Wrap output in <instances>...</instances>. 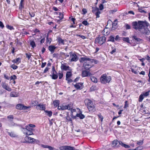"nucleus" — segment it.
<instances>
[{
  "label": "nucleus",
  "instance_id": "1",
  "mask_svg": "<svg viewBox=\"0 0 150 150\" xmlns=\"http://www.w3.org/2000/svg\"><path fill=\"white\" fill-rule=\"evenodd\" d=\"M146 22L139 21L138 23L136 21L132 23L133 28L136 30H138L140 32L146 35H149L150 31L148 29L145 27L147 25Z\"/></svg>",
  "mask_w": 150,
  "mask_h": 150
},
{
  "label": "nucleus",
  "instance_id": "2",
  "mask_svg": "<svg viewBox=\"0 0 150 150\" xmlns=\"http://www.w3.org/2000/svg\"><path fill=\"white\" fill-rule=\"evenodd\" d=\"M85 102L87 105V108L90 112H93L96 110L95 106L91 100L89 99H86Z\"/></svg>",
  "mask_w": 150,
  "mask_h": 150
},
{
  "label": "nucleus",
  "instance_id": "3",
  "mask_svg": "<svg viewBox=\"0 0 150 150\" xmlns=\"http://www.w3.org/2000/svg\"><path fill=\"white\" fill-rule=\"evenodd\" d=\"M111 80L110 76H107L106 74L102 75L100 77V82L103 84L109 83Z\"/></svg>",
  "mask_w": 150,
  "mask_h": 150
},
{
  "label": "nucleus",
  "instance_id": "4",
  "mask_svg": "<svg viewBox=\"0 0 150 150\" xmlns=\"http://www.w3.org/2000/svg\"><path fill=\"white\" fill-rule=\"evenodd\" d=\"M106 41V38L104 36L100 37H97L95 41V43H98L99 44L101 45L104 43Z\"/></svg>",
  "mask_w": 150,
  "mask_h": 150
},
{
  "label": "nucleus",
  "instance_id": "5",
  "mask_svg": "<svg viewBox=\"0 0 150 150\" xmlns=\"http://www.w3.org/2000/svg\"><path fill=\"white\" fill-rule=\"evenodd\" d=\"M93 62H85L83 64V66L85 69L88 70L91 68L93 66V65L92 64Z\"/></svg>",
  "mask_w": 150,
  "mask_h": 150
},
{
  "label": "nucleus",
  "instance_id": "6",
  "mask_svg": "<svg viewBox=\"0 0 150 150\" xmlns=\"http://www.w3.org/2000/svg\"><path fill=\"white\" fill-rule=\"evenodd\" d=\"M93 10L92 12L96 16V18H99L100 17L99 14L100 13V11H99V9L96 7H93Z\"/></svg>",
  "mask_w": 150,
  "mask_h": 150
},
{
  "label": "nucleus",
  "instance_id": "7",
  "mask_svg": "<svg viewBox=\"0 0 150 150\" xmlns=\"http://www.w3.org/2000/svg\"><path fill=\"white\" fill-rule=\"evenodd\" d=\"M59 149L60 150H78L75 149L74 147L69 146H61Z\"/></svg>",
  "mask_w": 150,
  "mask_h": 150
},
{
  "label": "nucleus",
  "instance_id": "8",
  "mask_svg": "<svg viewBox=\"0 0 150 150\" xmlns=\"http://www.w3.org/2000/svg\"><path fill=\"white\" fill-rule=\"evenodd\" d=\"M30 108L31 107L30 106L27 107L24 106L23 105L21 104H18L16 106V109L20 110H27Z\"/></svg>",
  "mask_w": 150,
  "mask_h": 150
},
{
  "label": "nucleus",
  "instance_id": "9",
  "mask_svg": "<svg viewBox=\"0 0 150 150\" xmlns=\"http://www.w3.org/2000/svg\"><path fill=\"white\" fill-rule=\"evenodd\" d=\"M94 60L93 59H91L86 57H83L80 58L79 59V61L81 63H83L85 61H88L91 62H93Z\"/></svg>",
  "mask_w": 150,
  "mask_h": 150
},
{
  "label": "nucleus",
  "instance_id": "10",
  "mask_svg": "<svg viewBox=\"0 0 150 150\" xmlns=\"http://www.w3.org/2000/svg\"><path fill=\"white\" fill-rule=\"evenodd\" d=\"M92 74L89 71L86 70L83 71L81 73V75L83 77H87L91 76Z\"/></svg>",
  "mask_w": 150,
  "mask_h": 150
},
{
  "label": "nucleus",
  "instance_id": "11",
  "mask_svg": "<svg viewBox=\"0 0 150 150\" xmlns=\"http://www.w3.org/2000/svg\"><path fill=\"white\" fill-rule=\"evenodd\" d=\"M70 57L71 58V62H76L78 59V58L77 55L75 54H71Z\"/></svg>",
  "mask_w": 150,
  "mask_h": 150
},
{
  "label": "nucleus",
  "instance_id": "12",
  "mask_svg": "<svg viewBox=\"0 0 150 150\" xmlns=\"http://www.w3.org/2000/svg\"><path fill=\"white\" fill-rule=\"evenodd\" d=\"M121 142H119L117 140H115L112 142V147H118L119 144H121Z\"/></svg>",
  "mask_w": 150,
  "mask_h": 150
},
{
  "label": "nucleus",
  "instance_id": "13",
  "mask_svg": "<svg viewBox=\"0 0 150 150\" xmlns=\"http://www.w3.org/2000/svg\"><path fill=\"white\" fill-rule=\"evenodd\" d=\"M45 105L40 104L37 106L36 108L37 109L44 110L45 111Z\"/></svg>",
  "mask_w": 150,
  "mask_h": 150
},
{
  "label": "nucleus",
  "instance_id": "14",
  "mask_svg": "<svg viewBox=\"0 0 150 150\" xmlns=\"http://www.w3.org/2000/svg\"><path fill=\"white\" fill-rule=\"evenodd\" d=\"M25 140L28 141L29 143H32L34 142L35 139L33 138L30 137L28 136H26L25 138Z\"/></svg>",
  "mask_w": 150,
  "mask_h": 150
},
{
  "label": "nucleus",
  "instance_id": "15",
  "mask_svg": "<svg viewBox=\"0 0 150 150\" xmlns=\"http://www.w3.org/2000/svg\"><path fill=\"white\" fill-rule=\"evenodd\" d=\"M61 68L62 70L64 71L70 70V67L69 66H66L63 64H62L61 65Z\"/></svg>",
  "mask_w": 150,
  "mask_h": 150
},
{
  "label": "nucleus",
  "instance_id": "16",
  "mask_svg": "<svg viewBox=\"0 0 150 150\" xmlns=\"http://www.w3.org/2000/svg\"><path fill=\"white\" fill-rule=\"evenodd\" d=\"M2 87L6 90L8 91H11V88H10L8 85L6 84L3 83L2 84Z\"/></svg>",
  "mask_w": 150,
  "mask_h": 150
},
{
  "label": "nucleus",
  "instance_id": "17",
  "mask_svg": "<svg viewBox=\"0 0 150 150\" xmlns=\"http://www.w3.org/2000/svg\"><path fill=\"white\" fill-rule=\"evenodd\" d=\"M83 83H76V84L74 85V87L77 89H80L81 87L82 86Z\"/></svg>",
  "mask_w": 150,
  "mask_h": 150
},
{
  "label": "nucleus",
  "instance_id": "18",
  "mask_svg": "<svg viewBox=\"0 0 150 150\" xmlns=\"http://www.w3.org/2000/svg\"><path fill=\"white\" fill-rule=\"evenodd\" d=\"M55 48L56 47L55 46L52 45L48 47L49 50L52 53H53L54 52V50Z\"/></svg>",
  "mask_w": 150,
  "mask_h": 150
},
{
  "label": "nucleus",
  "instance_id": "19",
  "mask_svg": "<svg viewBox=\"0 0 150 150\" xmlns=\"http://www.w3.org/2000/svg\"><path fill=\"white\" fill-rule=\"evenodd\" d=\"M57 40L58 42L59 43L62 44L63 45L64 44V40H63L60 37H58L57 38Z\"/></svg>",
  "mask_w": 150,
  "mask_h": 150
},
{
  "label": "nucleus",
  "instance_id": "20",
  "mask_svg": "<svg viewBox=\"0 0 150 150\" xmlns=\"http://www.w3.org/2000/svg\"><path fill=\"white\" fill-rule=\"evenodd\" d=\"M10 96L12 97H17L18 96V95L16 92H11L10 93Z\"/></svg>",
  "mask_w": 150,
  "mask_h": 150
},
{
  "label": "nucleus",
  "instance_id": "21",
  "mask_svg": "<svg viewBox=\"0 0 150 150\" xmlns=\"http://www.w3.org/2000/svg\"><path fill=\"white\" fill-rule=\"evenodd\" d=\"M59 100H55L53 101V104L54 106L57 107L59 104Z\"/></svg>",
  "mask_w": 150,
  "mask_h": 150
},
{
  "label": "nucleus",
  "instance_id": "22",
  "mask_svg": "<svg viewBox=\"0 0 150 150\" xmlns=\"http://www.w3.org/2000/svg\"><path fill=\"white\" fill-rule=\"evenodd\" d=\"M45 112L47 114L46 115L51 117L52 115V112L51 111L45 110Z\"/></svg>",
  "mask_w": 150,
  "mask_h": 150
},
{
  "label": "nucleus",
  "instance_id": "23",
  "mask_svg": "<svg viewBox=\"0 0 150 150\" xmlns=\"http://www.w3.org/2000/svg\"><path fill=\"white\" fill-rule=\"evenodd\" d=\"M71 76V71H67L66 74V78H70Z\"/></svg>",
  "mask_w": 150,
  "mask_h": 150
},
{
  "label": "nucleus",
  "instance_id": "24",
  "mask_svg": "<svg viewBox=\"0 0 150 150\" xmlns=\"http://www.w3.org/2000/svg\"><path fill=\"white\" fill-rule=\"evenodd\" d=\"M91 79L93 82L95 83H96L98 82L97 79L94 76H91Z\"/></svg>",
  "mask_w": 150,
  "mask_h": 150
},
{
  "label": "nucleus",
  "instance_id": "25",
  "mask_svg": "<svg viewBox=\"0 0 150 150\" xmlns=\"http://www.w3.org/2000/svg\"><path fill=\"white\" fill-rule=\"evenodd\" d=\"M76 116L79 117L81 119H83L85 117L84 115L81 113L77 114Z\"/></svg>",
  "mask_w": 150,
  "mask_h": 150
},
{
  "label": "nucleus",
  "instance_id": "26",
  "mask_svg": "<svg viewBox=\"0 0 150 150\" xmlns=\"http://www.w3.org/2000/svg\"><path fill=\"white\" fill-rule=\"evenodd\" d=\"M30 45L33 48H34L36 47L35 43L33 41L30 40Z\"/></svg>",
  "mask_w": 150,
  "mask_h": 150
},
{
  "label": "nucleus",
  "instance_id": "27",
  "mask_svg": "<svg viewBox=\"0 0 150 150\" xmlns=\"http://www.w3.org/2000/svg\"><path fill=\"white\" fill-rule=\"evenodd\" d=\"M50 76L53 79H57L58 77L57 74H52V75H50Z\"/></svg>",
  "mask_w": 150,
  "mask_h": 150
},
{
  "label": "nucleus",
  "instance_id": "28",
  "mask_svg": "<svg viewBox=\"0 0 150 150\" xmlns=\"http://www.w3.org/2000/svg\"><path fill=\"white\" fill-rule=\"evenodd\" d=\"M67 108V109L70 110L73 107V104L72 103L69 104L67 105H66Z\"/></svg>",
  "mask_w": 150,
  "mask_h": 150
},
{
  "label": "nucleus",
  "instance_id": "29",
  "mask_svg": "<svg viewBox=\"0 0 150 150\" xmlns=\"http://www.w3.org/2000/svg\"><path fill=\"white\" fill-rule=\"evenodd\" d=\"M120 145H121L122 146L124 147L125 148H126L128 149L130 148V146H129L124 144L122 142H121Z\"/></svg>",
  "mask_w": 150,
  "mask_h": 150
},
{
  "label": "nucleus",
  "instance_id": "30",
  "mask_svg": "<svg viewBox=\"0 0 150 150\" xmlns=\"http://www.w3.org/2000/svg\"><path fill=\"white\" fill-rule=\"evenodd\" d=\"M115 38L114 37L112 36H110L109 38V39L108 40V41H112L114 42V41Z\"/></svg>",
  "mask_w": 150,
  "mask_h": 150
},
{
  "label": "nucleus",
  "instance_id": "31",
  "mask_svg": "<svg viewBox=\"0 0 150 150\" xmlns=\"http://www.w3.org/2000/svg\"><path fill=\"white\" fill-rule=\"evenodd\" d=\"M20 58H17L16 59H15L13 60L12 62H13L14 63H17L18 62H20Z\"/></svg>",
  "mask_w": 150,
  "mask_h": 150
},
{
  "label": "nucleus",
  "instance_id": "32",
  "mask_svg": "<svg viewBox=\"0 0 150 150\" xmlns=\"http://www.w3.org/2000/svg\"><path fill=\"white\" fill-rule=\"evenodd\" d=\"M52 74H57V71L55 70L54 66H53L52 67Z\"/></svg>",
  "mask_w": 150,
  "mask_h": 150
},
{
  "label": "nucleus",
  "instance_id": "33",
  "mask_svg": "<svg viewBox=\"0 0 150 150\" xmlns=\"http://www.w3.org/2000/svg\"><path fill=\"white\" fill-rule=\"evenodd\" d=\"M26 129L27 131H33V129L31 127H30L29 126H26Z\"/></svg>",
  "mask_w": 150,
  "mask_h": 150
},
{
  "label": "nucleus",
  "instance_id": "34",
  "mask_svg": "<svg viewBox=\"0 0 150 150\" xmlns=\"http://www.w3.org/2000/svg\"><path fill=\"white\" fill-rule=\"evenodd\" d=\"M144 95L143 94H141L140 96H139V101L140 102H142V100H143V99H144Z\"/></svg>",
  "mask_w": 150,
  "mask_h": 150
},
{
  "label": "nucleus",
  "instance_id": "35",
  "mask_svg": "<svg viewBox=\"0 0 150 150\" xmlns=\"http://www.w3.org/2000/svg\"><path fill=\"white\" fill-rule=\"evenodd\" d=\"M32 131H26V134L27 135H30L33 134Z\"/></svg>",
  "mask_w": 150,
  "mask_h": 150
},
{
  "label": "nucleus",
  "instance_id": "36",
  "mask_svg": "<svg viewBox=\"0 0 150 150\" xmlns=\"http://www.w3.org/2000/svg\"><path fill=\"white\" fill-rule=\"evenodd\" d=\"M8 134L12 137H14L16 136V134L13 132H8Z\"/></svg>",
  "mask_w": 150,
  "mask_h": 150
},
{
  "label": "nucleus",
  "instance_id": "37",
  "mask_svg": "<svg viewBox=\"0 0 150 150\" xmlns=\"http://www.w3.org/2000/svg\"><path fill=\"white\" fill-rule=\"evenodd\" d=\"M136 40L137 41V43H141L142 41V39L138 38Z\"/></svg>",
  "mask_w": 150,
  "mask_h": 150
},
{
  "label": "nucleus",
  "instance_id": "38",
  "mask_svg": "<svg viewBox=\"0 0 150 150\" xmlns=\"http://www.w3.org/2000/svg\"><path fill=\"white\" fill-rule=\"evenodd\" d=\"M10 78V80H14L16 79V76L15 75H13V76H11Z\"/></svg>",
  "mask_w": 150,
  "mask_h": 150
},
{
  "label": "nucleus",
  "instance_id": "39",
  "mask_svg": "<svg viewBox=\"0 0 150 150\" xmlns=\"http://www.w3.org/2000/svg\"><path fill=\"white\" fill-rule=\"evenodd\" d=\"M123 41H126L127 43L129 42V38H123Z\"/></svg>",
  "mask_w": 150,
  "mask_h": 150
},
{
  "label": "nucleus",
  "instance_id": "40",
  "mask_svg": "<svg viewBox=\"0 0 150 150\" xmlns=\"http://www.w3.org/2000/svg\"><path fill=\"white\" fill-rule=\"evenodd\" d=\"M7 118L10 119L11 121H12L13 119V117L12 115H10L7 117Z\"/></svg>",
  "mask_w": 150,
  "mask_h": 150
},
{
  "label": "nucleus",
  "instance_id": "41",
  "mask_svg": "<svg viewBox=\"0 0 150 150\" xmlns=\"http://www.w3.org/2000/svg\"><path fill=\"white\" fill-rule=\"evenodd\" d=\"M143 148V146H140L137 147L134 150H141Z\"/></svg>",
  "mask_w": 150,
  "mask_h": 150
},
{
  "label": "nucleus",
  "instance_id": "42",
  "mask_svg": "<svg viewBox=\"0 0 150 150\" xmlns=\"http://www.w3.org/2000/svg\"><path fill=\"white\" fill-rule=\"evenodd\" d=\"M143 143V140H140L139 141H137V144L139 145H142Z\"/></svg>",
  "mask_w": 150,
  "mask_h": 150
},
{
  "label": "nucleus",
  "instance_id": "43",
  "mask_svg": "<svg viewBox=\"0 0 150 150\" xmlns=\"http://www.w3.org/2000/svg\"><path fill=\"white\" fill-rule=\"evenodd\" d=\"M150 92V91H148L147 92L144 93L143 95L145 96H147L149 95V94Z\"/></svg>",
  "mask_w": 150,
  "mask_h": 150
},
{
  "label": "nucleus",
  "instance_id": "44",
  "mask_svg": "<svg viewBox=\"0 0 150 150\" xmlns=\"http://www.w3.org/2000/svg\"><path fill=\"white\" fill-rule=\"evenodd\" d=\"M59 18L60 20L62 19L63 18V15L61 12H59Z\"/></svg>",
  "mask_w": 150,
  "mask_h": 150
},
{
  "label": "nucleus",
  "instance_id": "45",
  "mask_svg": "<svg viewBox=\"0 0 150 150\" xmlns=\"http://www.w3.org/2000/svg\"><path fill=\"white\" fill-rule=\"evenodd\" d=\"M38 104V102L37 101H33L32 103V106H35Z\"/></svg>",
  "mask_w": 150,
  "mask_h": 150
},
{
  "label": "nucleus",
  "instance_id": "46",
  "mask_svg": "<svg viewBox=\"0 0 150 150\" xmlns=\"http://www.w3.org/2000/svg\"><path fill=\"white\" fill-rule=\"evenodd\" d=\"M142 8L143 7L139 8L138 9L139 11L141 13H146V12H145L144 10H142Z\"/></svg>",
  "mask_w": 150,
  "mask_h": 150
},
{
  "label": "nucleus",
  "instance_id": "47",
  "mask_svg": "<svg viewBox=\"0 0 150 150\" xmlns=\"http://www.w3.org/2000/svg\"><path fill=\"white\" fill-rule=\"evenodd\" d=\"M96 89V86H93L90 88V90L91 91L95 90Z\"/></svg>",
  "mask_w": 150,
  "mask_h": 150
},
{
  "label": "nucleus",
  "instance_id": "48",
  "mask_svg": "<svg viewBox=\"0 0 150 150\" xmlns=\"http://www.w3.org/2000/svg\"><path fill=\"white\" fill-rule=\"evenodd\" d=\"M6 27L8 29L11 30H12V29H13V26H10V25H6Z\"/></svg>",
  "mask_w": 150,
  "mask_h": 150
},
{
  "label": "nucleus",
  "instance_id": "49",
  "mask_svg": "<svg viewBox=\"0 0 150 150\" xmlns=\"http://www.w3.org/2000/svg\"><path fill=\"white\" fill-rule=\"evenodd\" d=\"M58 75L59 79H62L63 76V74L62 73H59Z\"/></svg>",
  "mask_w": 150,
  "mask_h": 150
},
{
  "label": "nucleus",
  "instance_id": "50",
  "mask_svg": "<svg viewBox=\"0 0 150 150\" xmlns=\"http://www.w3.org/2000/svg\"><path fill=\"white\" fill-rule=\"evenodd\" d=\"M66 79V80L67 81V82L68 83H71L72 81V80L71 79L69 78H67Z\"/></svg>",
  "mask_w": 150,
  "mask_h": 150
},
{
  "label": "nucleus",
  "instance_id": "51",
  "mask_svg": "<svg viewBox=\"0 0 150 150\" xmlns=\"http://www.w3.org/2000/svg\"><path fill=\"white\" fill-rule=\"evenodd\" d=\"M11 67L14 69H16L18 68V67L17 66L15 65L14 64H13L11 66Z\"/></svg>",
  "mask_w": 150,
  "mask_h": 150
},
{
  "label": "nucleus",
  "instance_id": "52",
  "mask_svg": "<svg viewBox=\"0 0 150 150\" xmlns=\"http://www.w3.org/2000/svg\"><path fill=\"white\" fill-rule=\"evenodd\" d=\"M117 11V9H114L112 10H110L109 11V13H114L116 12Z\"/></svg>",
  "mask_w": 150,
  "mask_h": 150
},
{
  "label": "nucleus",
  "instance_id": "53",
  "mask_svg": "<svg viewBox=\"0 0 150 150\" xmlns=\"http://www.w3.org/2000/svg\"><path fill=\"white\" fill-rule=\"evenodd\" d=\"M67 108L66 106V105H62V110H64L67 109Z\"/></svg>",
  "mask_w": 150,
  "mask_h": 150
},
{
  "label": "nucleus",
  "instance_id": "54",
  "mask_svg": "<svg viewBox=\"0 0 150 150\" xmlns=\"http://www.w3.org/2000/svg\"><path fill=\"white\" fill-rule=\"evenodd\" d=\"M131 69L132 72L133 73L136 74H137V72L133 68H131Z\"/></svg>",
  "mask_w": 150,
  "mask_h": 150
},
{
  "label": "nucleus",
  "instance_id": "55",
  "mask_svg": "<svg viewBox=\"0 0 150 150\" xmlns=\"http://www.w3.org/2000/svg\"><path fill=\"white\" fill-rule=\"evenodd\" d=\"M47 148H48L50 150H54L55 149L54 148L49 146H48Z\"/></svg>",
  "mask_w": 150,
  "mask_h": 150
},
{
  "label": "nucleus",
  "instance_id": "56",
  "mask_svg": "<svg viewBox=\"0 0 150 150\" xmlns=\"http://www.w3.org/2000/svg\"><path fill=\"white\" fill-rule=\"evenodd\" d=\"M99 8L100 10H102L103 9V6L102 4H100L99 5Z\"/></svg>",
  "mask_w": 150,
  "mask_h": 150
},
{
  "label": "nucleus",
  "instance_id": "57",
  "mask_svg": "<svg viewBox=\"0 0 150 150\" xmlns=\"http://www.w3.org/2000/svg\"><path fill=\"white\" fill-rule=\"evenodd\" d=\"M82 23L83 25H87L88 23L87 21H84L82 22Z\"/></svg>",
  "mask_w": 150,
  "mask_h": 150
},
{
  "label": "nucleus",
  "instance_id": "58",
  "mask_svg": "<svg viewBox=\"0 0 150 150\" xmlns=\"http://www.w3.org/2000/svg\"><path fill=\"white\" fill-rule=\"evenodd\" d=\"M98 117L100 119L101 121L102 122L103 118V117L100 114L98 115Z\"/></svg>",
  "mask_w": 150,
  "mask_h": 150
},
{
  "label": "nucleus",
  "instance_id": "59",
  "mask_svg": "<svg viewBox=\"0 0 150 150\" xmlns=\"http://www.w3.org/2000/svg\"><path fill=\"white\" fill-rule=\"evenodd\" d=\"M77 36H79V37H80L81 38L83 39H85L86 38V36L83 35H77Z\"/></svg>",
  "mask_w": 150,
  "mask_h": 150
},
{
  "label": "nucleus",
  "instance_id": "60",
  "mask_svg": "<svg viewBox=\"0 0 150 150\" xmlns=\"http://www.w3.org/2000/svg\"><path fill=\"white\" fill-rule=\"evenodd\" d=\"M0 27L2 29H3L4 27V25L3 24V23L1 21H0Z\"/></svg>",
  "mask_w": 150,
  "mask_h": 150
},
{
  "label": "nucleus",
  "instance_id": "61",
  "mask_svg": "<svg viewBox=\"0 0 150 150\" xmlns=\"http://www.w3.org/2000/svg\"><path fill=\"white\" fill-rule=\"evenodd\" d=\"M49 69V68L46 67L44 70V73H45L47 72L48 71Z\"/></svg>",
  "mask_w": 150,
  "mask_h": 150
},
{
  "label": "nucleus",
  "instance_id": "62",
  "mask_svg": "<svg viewBox=\"0 0 150 150\" xmlns=\"http://www.w3.org/2000/svg\"><path fill=\"white\" fill-rule=\"evenodd\" d=\"M82 11L83 12V14H85L87 13L86 10L85 8H83Z\"/></svg>",
  "mask_w": 150,
  "mask_h": 150
},
{
  "label": "nucleus",
  "instance_id": "63",
  "mask_svg": "<svg viewBox=\"0 0 150 150\" xmlns=\"http://www.w3.org/2000/svg\"><path fill=\"white\" fill-rule=\"evenodd\" d=\"M25 54L26 55V57L28 59H29L31 57V55L30 54H29L27 53H26Z\"/></svg>",
  "mask_w": 150,
  "mask_h": 150
},
{
  "label": "nucleus",
  "instance_id": "64",
  "mask_svg": "<svg viewBox=\"0 0 150 150\" xmlns=\"http://www.w3.org/2000/svg\"><path fill=\"white\" fill-rule=\"evenodd\" d=\"M29 14L31 17H34L35 16V14L33 12H31V13L30 12Z\"/></svg>",
  "mask_w": 150,
  "mask_h": 150
}]
</instances>
